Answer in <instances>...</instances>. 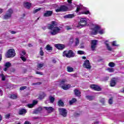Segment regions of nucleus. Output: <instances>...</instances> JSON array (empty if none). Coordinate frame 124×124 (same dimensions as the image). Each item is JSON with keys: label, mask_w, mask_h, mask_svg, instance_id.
I'll use <instances>...</instances> for the list:
<instances>
[{"label": "nucleus", "mask_w": 124, "mask_h": 124, "mask_svg": "<svg viewBox=\"0 0 124 124\" xmlns=\"http://www.w3.org/2000/svg\"><path fill=\"white\" fill-rule=\"evenodd\" d=\"M68 72H73V68L68 66L67 67Z\"/></svg>", "instance_id": "obj_31"}, {"label": "nucleus", "mask_w": 124, "mask_h": 124, "mask_svg": "<svg viewBox=\"0 0 124 124\" xmlns=\"http://www.w3.org/2000/svg\"><path fill=\"white\" fill-rule=\"evenodd\" d=\"M52 11H46L45 13L44 14V17H50V16H52Z\"/></svg>", "instance_id": "obj_13"}, {"label": "nucleus", "mask_w": 124, "mask_h": 124, "mask_svg": "<svg viewBox=\"0 0 124 124\" xmlns=\"http://www.w3.org/2000/svg\"><path fill=\"white\" fill-rule=\"evenodd\" d=\"M8 67H5V68H4L3 69V70L4 71H7V69H8Z\"/></svg>", "instance_id": "obj_63"}, {"label": "nucleus", "mask_w": 124, "mask_h": 124, "mask_svg": "<svg viewBox=\"0 0 124 124\" xmlns=\"http://www.w3.org/2000/svg\"><path fill=\"white\" fill-rule=\"evenodd\" d=\"M40 10H41V8H39L38 9L34 10L33 11V14H35V13H37V12H38V11H40Z\"/></svg>", "instance_id": "obj_35"}, {"label": "nucleus", "mask_w": 124, "mask_h": 124, "mask_svg": "<svg viewBox=\"0 0 124 124\" xmlns=\"http://www.w3.org/2000/svg\"><path fill=\"white\" fill-rule=\"evenodd\" d=\"M44 66V63H38L37 65V70H39V68H41Z\"/></svg>", "instance_id": "obj_24"}, {"label": "nucleus", "mask_w": 124, "mask_h": 124, "mask_svg": "<svg viewBox=\"0 0 124 124\" xmlns=\"http://www.w3.org/2000/svg\"><path fill=\"white\" fill-rule=\"evenodd\" d=\"M74 17H75V15L72 14L64 16L63 18L64 19H72V18H74Z\"/></svg>", "instance_id": "obj_16"}, {"label": "nucleus", "mask_w": 124, "mask_h": 124, "mask_svg": "<svg viewBox=\"0 0 124 124\" xmlns=\"http://www.w3.org/2000/svg\"><path fill=\"white\" fill-rule=\"evenodd\" d=\"M108 65L109 67H115L116 64L113 62H110L108 63Z\"/></svg>", "instance_id": "obj_30"}, {"label": "nucleus", "mask_w": 124, "mask_h": 124, "mask_svg": "<svg viewBox=\"0 0 124 124\" xmlns=\"http://www.w3.org/2000/svg\"><path fill=\"white\" fill-rule=\"evenodd\" d=\"M46 49L47 51H53V47L51 46L50 45H47L46 46Z\"/></svg>", "instance_id": "obj_22"}, {"label": "nucleus", "mask_w": 124, "mask_h": 124, "mask_svg": "<svg viewBox=\"0 0 124 124\" xmlns=\"http://www.w3.org/2000/svg\"><path fill=\"white\" fill-rule=\"evenodd\" d=\"M49 100L50 101V103H54L55 102V97H52V95L49 96Z\"/></svg>", "instance_id": "obj_23"}, {"label": "nucleus", "mask_w": 124, "mask_h": 124, "mask_svg": "<svg viewBox=\"0 0 124 124\" xmlns=\"http://www.w3.org/2000/svg\"><path fill=\"white\" fill-rule=\"evenodd\" d=\"M71 29L72 28L69 26H66V30H67V31H69V30H71Z\"/></svg>", "instance_id": "obj_52"}, {"label": "nucleus", "mask_w": 124, "mask_h": 124, "mask_svg": "<svg viewBox=\"0 0 124 124\" xmlns=\"http://www.w3.org/2000/svg\"><path fill=\"white\" fill-rule=\"evenodd\" d=\"M16 55V53H15V50L14 49H10L7 52L5 57L7 58H14Z\"/></svg>", "instance_id": "obj_4"}, {"label": "nucleus", "mask_w": 124, "mask_h": 124, "mask_svg": "<svg viewBox=\"0 0 124 124\" xmlns=\"http://www.w3.org/2000/svg\"><path fill=\"white\" fill-rule=\"evenodd\" d=\"M74 116L75 117H79V116H80V114L76 113L74 114Z\"/></svg>", "instance_id": "obj_57"}, {"label": "nucleus", "mask_w": 124, "mask_h": 124, "mask_svg": "<svg viewBox=\"0 0 124 124\" xmlns=\"http://www.w3.org/2000/svg\"><path fill=\"white\" fill-rule=\"evenodd\" d=\"M86 98H87V99L88 100H90V101L93 100V98L92 96H90V95H87L86 96Z\"/></svg>", "instance_id": "obj_38"}, {"label": "nucleus", "mask_w": 124, "mask_h": 124, "mask_svg": "<svg viewBox=\"0 0 124 124\" xmlns=\"http://www.w3.org/2000/svg\"><path fill=\"white\" fill-rule=\"evenodd\" d=\"M55 26H58V23L55 21H51V24L48 25V30H51L52 31H50L51 35H57L61 31V29L59 27H55Z\"/></svg>", "instance_id": "obj_1"}, {"label": "nucleus", "mask_w": 124, "mask_h": 124, "mask_svg": "<svg viewBox=\"0 0 124 124\" xmlns=\"http://www.w3.org/2000/svg\"><path fill=\"white\" fill-rule=\"evenodd\" d=\"M77 101V100L75 98H73L71 100L69 101V104L70 105H72L73 103H75Z\"/></svg>", "instance_id": "obj_26"}, {"label": "nucleus", "mask_w": 124, "mask_h": 124, "mask_svg": "<svg viewBox=\"0 0 124 124\" xmlns=\"http://www.w3.org/2000/svg\"><path fill=\"white\" fill-rule=\"evenodd\" d=\"M68 10V7L65 5H61L59 8L55 10L56 12H66Z\"/></svg>", "instance_id": "obj_7"}, {"label": "nucleus", "mask_w": 124, "mask_h": 124, "mask_svg": "<svg viewBox=\"0 0 124 124\" xmlns=\"http://www.w3.org/2000/svg\"><path fill=\"white\" fill-rule=\"evenodd\" d=\"M42 30H43V31H45V30L47 29V27L46 26H44L42 27Z\"/></svg>", "instance_id": "obj_59"}, {"label": "nucleus", "mask_w": 124, "mask_h": 124, "mask_svg": "<svg viewBox=\"0 0 124 124\" xmlns=\"http://www.w3.org/2000/svg\"><path fill=\"white\" fill-rule=\"evenodd\" d=\"M62 56L66 58H74L75 56V53H74V52L71 50L69 51L65 50L63 52Z\"/></svg>", "instance_id": "obj_2"}, {"label": "nucleus", "mask_w": 124, "mask_h": 124, "mask_svg": "<svg viewBox=\"0 0 124 124\" xmlns=\"http://www.w3.org/2000/svg\"><path fill=\"white\" fill-rule=\"evenodd\" d=\"M44 109H45L46 111H47V112L48 113H52L54 111V108L52 107H44Z\"/></svg>", "instance_id": "obj_17"}, {"label": "nucleus", "mask_w": 124, "mask_h": 124, "mask_svg": "<svg viewBox=\"0 0 124 124\" xmlns=\"http://www.w3.org/2000/svg\"><path fill=\"white\" fill-rule=\"evenodd\" d=\"M13 13V10L11 9H9L7 13L4 16V19L5 20H8L9 18H11V16H12V14Z\"/></svg>", "instance_id": "obj_8"}, {"label": "nucleus", "mask_w": 124, "mask_h": 124, "mask_svg": "<svg viewBox=\"0 0 124 124\" xmlns=\"http://www.w3.org/2000/svg\"><path fill=\"white\" fill-rule=\"evenodd\" d=\"M108 103L110 105L113 104V97H111V98H110L109 99V100H108Z\"/></svg>", "instance_id": "obj_39"}, {"label": "nucleus", "mask_w": 124, "mask_h": 124, "mask_svg": "<svg viewBox=\"0 0 124 124\" xmlns=\"http://www.w3.org/2000/svg\"><path fill=\"white\" fill-rule=\"evenodd\" d=\"M103 60H104L103 59V58H101L100 59L98 60V62H103Z\"/></svg>", "instance_id": "obj_58"}, {"label": "nucleus", "mask_w": 124, "mask_h": 124, "mask_svg": "<svg viewBox=\"0 0 124 124\" xmlns=\"http://www.w3.org/2000/svg\"><path fill=\"white\" fill-rule=\"evenodd\" d=\"M37 103H38V101H37L36 100H33L32 104H33V105L34 106L35 105H36V104H37Z\"/></svg>", "instance_id": "obj_47"}, {"label": "nucleus", "mask_w": 124, "mask_h": 124, "mask_svg": "<svg viewBox=\"0 0 124 124\" xmlns=\"http://www.w3.org/2000/svg\"><path fill=\"white\" fill-rule=\"evenodd\" d=\"M74 92L75 93V95H76V96H78V97H80V96H81V92H80L79 90L75 89L74 90Z\"/></svg>", "instance_id": "obj_18"}, {"label": "nucleus", "mask_w": 124, "mask_h": 124, "mask_svg": "<svg viewBox=\"0 0 124 124\" xmlns=\"http://www.w3.org/2000/svg\"><path fill=\"white\" fill-rule=\"evenodd\" d=\"M26 88H27V86H21L20 88V91H24V90H26Z\"/></svg>", "instance_id": "obj_46"}, {"label": "nucleus", "mask_w": 124, "mask_h": 124, "mask_svg": "<svg viewBox=\"0 0 124 124\" xmlns=\"http://www.w3.org/2000/svg\"><path fill=\"white\" fill-rule=\"evenodd\" d=\"M77 7H79L80 8H82L83 7V5L79 4L78 5H76Z\"/></svg>", "instance_id": "obj_54"}, {"label": "nucleus", "mask_w": 124, "mask_h": 124, "mask_svg": "<svg viewBox=\"0 0 124 124\" xmlns=\"http://www.w3.org/2000/svg\"><path fill=\"white\" fill-rule=\"evenodd\" d=\"M43 110V108L42 107H40L37 108L36 109H34L32 112V114H39V113H41V111Z\"/></svg>", "instance_id": "obj_12"}, {"label": "nucleus", "mask_w": 124, "mask_h": 124, "mask_svg": "<svg viewBox=\"0 0 124 124\" xmlns=\"http://www.w3.org/2000/svg\"><path fill=\"white\" fill-rule=\"evenodd\" d=\"M27 113V110L25 108H21L19 110V115H25Z\"/></svg>", "instance_id": "obj_20"}, {"label": "nucleus", "mask_w": 124, "mask_h": 124, "mask_svg": "<svg viewBox=\"0 0 124 124\" xmlns=\"http://www.w3.org/2000/svg\"><path fill=\"white\" fill-rule=\"evenodd\" d=\"M34 106L33 105V104H29L27 105V107L29 108H33Z\"/></svg>", "instance_id": "obj_44"}, {"label": "nucleus", "mask_w": 124, "mask_h": 124, "mask_svg": "<svg viewBox=\"0 0 124 124\" xmlns=\"http://www.w3.org/2000/svg\"><path fill=\"white\" fill-rule=\"evenodd\" d=\"M78 55H84L85 51L83 50H78Z\"/></svg>", "instance_id": "obj_37"}, {"label": "nucleus", "mask_w": 124, "mask_h": 124, "mask_svg": "<svg viewBox=\"0 0 124 124\" xmlns=\"http://www.w3.org/2000/svg\"><path fill=\"white\" fill-rule=\"evenodd\" d=\"M23 6L25 7V8L30 9V8L31 7V3L30 2H24L23 3Z\"/></svg>", "instance_id": "obj_14"}, {"label": "nucleus", "mask_w": 124, "mask_h": 124, "mask_svg": "<svg viewBox=\"0 0 124 124\" xmlns=\"http://www.w3.org/2000/svg\"><path fill=\"white\" fill-rule=\"evenodd\" d=\"M81 8H80L79 7H77V9L76 10V12H79L80 10H81Z\"/></svg>", "instance_id": "obj_51"}, {"label": "nucleus", "mask_w": 124, "mask_h": 124, "mask_svg": "<svg viewBox=\"0 0 124 124\" xmlns=\"http://www.w3.org/2000/svg\"><path fill=\"white\" fill-rule=\"evenodd\" d=\"M26 54H27V52H26V51L23 50V51H21V53L20 54V56H21V57H24V56H25V55H26Z\"/></svg>", "instance_id": "obj_41"}, {"label": "nucleus", "mask_w": 124, "mask_h": 124, "mask_svg": "<svg viewBox=\"0 0 124 124\" xmlns=\"http://www.w3.org/2000/svg\"><path fill=\"white\" fill-rule=\"evenodd\" d=\"M5 67H8V68H9L11 66V63L10 62H8L5 63L4 65Z\"/></svg>", "instance_id": "obj_27"}, {"label": "nucleus", "mask_w": 124, "mask_h": 124, "mask_svg": "<svg viewBox=\"0 0 124 124\" xmlns=\"http://www.w3.org/2000/svg\"><path fill=\"white\" fill-rule=\"evenodd\" d=\"M54 46L58 50H63V49L65 48V46H64V45L61 44H55L54 45Z\"/></svg>", "instance_id": "obj_11"}, {"label": "nucleus", "mask_w": 124, "mask_h": 124, "mask_svg": "<svg viewBox=\"0 0 124 124\" xmlns=\"http://www.w3.org/2000/svg\"><path fill=\"white\" fill-rule=\"evenodd\" d=\"M76 42H75V45L76 46H78V44H79V38H76Z\"/></svg>", "instance_id": "obj_42"}, {"label": "nucleus", "mask_w": 124, "mask_h": 124, "mask_svg": "<svg viewBox=\"0 0 124 124\" xmlns=\"http://www.w3.org/2000/svg\"><path fill=\"white\" fill-rule=\"evenodd\" d=\"M107 70H108V72L112 73V72H114V71H115V69H114L113 68H108L107 69Z\"/></svg>", "instance_id": "obj_29"}, {"label": "nucleus", "mask_w": 124, "mask_h": 124, "mask_svg": "<svg viewBox=\"0 0 124 124\" xmlns=\"http://www.w3.org/2000/svg\"><path fill=\"white\" fill-rule=\"evenodd\" d=\"M24 124H31V123L29 121H25L24 122Z\"/></svg>", "instance_id": "obj_61"}, {"label": "nucleus", "mask_w": 124, "mask_h": 124, "mask_svg": "<svg viewBox=\"0 0 124 124\" xmlns=\"http://www.w3.org/2000/svg\"><path fill=\"white\" fill-rule=\"evenodd\" d=\"M117 42L116 41H114L112 42V46H118V45L116 44Z\"/></svg>", "instance_id": "obj_48"}, {"label": "nucleus", "mask_w": 124, "mask_h": 124, "mask_svg": "<svg viewBox=\"0 0 124 124\" xmlns=\"http://www.w3.org/2000/svg\"><path fill=\"white\" fill-rule=\"evenodd\" d=\"M65 79H62L61 81V85H63L62 86L61 88L62 89H63V90H68V89H69L71 87L70 84H67V85H65L64 84V83H65Z\"/></svg>", "instance_id": "obj_9"}, {"label": "nucleus", "mask_w": 124, "mask_h": 124, "mask_svg": "<svg viewBox=\"0 0 124 124\" xmlns=\"http://www.w3.org/2000/svg\"><path fill=\"white\" fill-rule=\"evenodd\" d=\"M41 84H42V82H38L36 83H33L32 85H33V86H35V85H41Z\"/></svg>", "instance_id": "obj_49"}, {"label": "nucleus", "mask_w": 124, "mask_h": 124, "mask_svg": "<svg viewBox=\"0 0 124 124\" xmlns=\"http://www.w3.org/2000/svg\"><path fill=\"white\" fill-rule=\"evenodd\" d=\"M36 74H39V75H43V73L37 71L36 72Z\"/></svg>", "instance_id": "obj_53"}, {"label": "nucleus", "mask_w": 124, "mask_h": 124, "mask_svg": "<svg viewBox=\"0 0 124 124\" xmlns=\"http://www.w3.org/2000/svg\"><path fill=\"white\" fill-rule=\"evenodd\" d=\"M17 97H18L17 94H13L11 95L10 98H11V99H16Z\"/></svg>", "instance_id": "obj_25"}, {"label": "nucleus", "mask_w": 124, "mask_h": 124, "mask_svg": "<svg viewBox=\"0 0 124 124\" xmlns=\"http://www.w3.org/2000/svg\"><path fill=\"white\" fill-rule=\"evenodd\" d=\"M10 32L12 34H15V33H16V31H11Z\"/></svg>", "instance_id": "obj_62"}, {"label": "nucleus", "mask_w": 124, "mask_h": 124, "mask_svg": "<svg viewBox=\"0 0 124 124\" xmlns=\"http://www.w3.org/2000/svg\"><path fill=\"white\" fill-rule=\"evenodd\" d=\"M100 102L102 104V105H104V104H105V99L104 98L101 99Z\"/></svg>", "instance_id": "obj_36"}, {"label": "nucleus", "mask_w": 124, "mask_h": 124, "mask_svg": "<svg viewBox=\"0 0 124 124\" xmlns=\"http://www.w3.org/2000/svg\"><path fill=\"white\" fill-rule=\"evenodd\" d=\"M81 14H85V15H88V14H90V11L87 10V11H84L83 12H81Z\"/></svg>", "instance_id": "obj_32"}, {"label": "nucleus", "mask_w": 124, "mask_h": 124, "mask_svg": "<svg viewBox=\"0 0 124 124\" xmlns=\"http://www.w3.org/2000/svg\"><path fill=\"white\" fill-rule=\"evenodd\" d=\"M57 104L59 107H63V106H64V103L62 100H59Z\"/></svg>", "instance_id": "obj_21"}, {"label": "nucleus", "mask_w": 124, "mask_h": 124, "mask_svg": "<svg viewBox=\"0 0 124 124\" xmlns=\"http://www.w3.org/2000/svg\"><path fill=\"white\" fill-rule=\"evenodd\" d=\"M43 48L42 47H40V52H39V54H40V56H44V52H43V50H42Z\"/></svg>", "instance_id": "obj_33"}, {"label": "nucleus", "mask_w": 124, "mask_h": 124, "mask_svg": "<svg viewBox=\"0 0 124 124\" xmlns=\"http://www.w3.org/2000/svg\"><path fill=\"white\" fill-rule=\"evenodd\" d=\"M5 117L6 118V119H8L10 118V114H6Z\"/></svg>", "instance_id": "obj_55"}, {"label": "nucleus", "mask_w": 124, "mask_h": 124, "mask_svg": "<svg viewBox=\"0 0 124 124\" xmlns=\"http://www.w3.org/2000/svg\"><path fill=\"white\" fill-rule=\"evenodd\" d=\"M67 1L70 4L72 3V0H67Z\"/></svg>", "instance_id": "obj_64"}, {"label": "nucleus", "mask_w": 124, "mask_h": 124, "mask_svg": "<svg viewBox=\"0 0 124 124\" xmlns=\"http://www.w3.org/2000/svg\"><path fill=\"white\" fill-rule=\"evenodd\" d=\"M100 27L98 25H95L93 28V35H96L97 33H100V34H103L104 33V30L103 29L100 30Z\"/></svg>", "instance_id": "obj_3"}, {"label": "nucleus", "mask_w": 124, "mask_h": 124, "mask_svg": "<svg viewBox=\"0 0 124 124\" xmlns=\"http://www.w3.org/2000/svg\"><path fill=\"white\" fill-rule=\"evenodd\" d=\"M58 111L62 117H65L67 116V110L64 108H58Z\"/></svg>", "instance_id": "obj_6"}, {"label": "nucleus", "mask_w": 124, "mask_h": 124, "mask_svg": "<svg viewBox=\"0 0 124 124\" xmlns=\"http://www.w3.org/2000/svg\"><path fill=\"white\" fill-rule=\"evenodd\" d=\"M87 24V19L85 18H82L80 19L78 22V25L77 26V28L81 29V27H85Z\"/></svg>", "instance_id": "obj_5"}, {"label": "nucleus", "mask_w": 124, "mask_h": 124, "mask_svg": "<svg viewBox=\"0 0 124 124\" xmlns=\"http://www.w3.org/2000/svg\"><path fill=\"white\" fill-rule=\"evenodd\" d=\"M106 46H107V48L108 51H112V48L110 47V46H109V44L106 43Z\"/></svg>", "instance_id": "obj_34"}, {"label": "nucleus", "mask_w": 124, "mask_h": 124, "mask_svg": "<svg viewBox=\"0 0 124 124\" xmlns=\"http://www.w3.org/2000/svg\"><path fill=\"white\" fill-rule=\"evenodd\" d=\"M0 76L1 77L2 81H5V76H4V75H3V74H1V75H0Z\"/></svg>", "instance_id": "obj_40"}, {"label": "nucleus", "mask_w": 124, "mask_h": 124, "mask_svg": "<svg viewBox=\"0 0 124 124\" xmlns=\"http://www.w3.org/2000/svg\"><path fill=\"white\" fill-rule=\"evenodd\" d=\"M83 67L85 68H87V69H91L92 68V66H91V63H90V61L88 60H86L83 64Z\"/></svg>", "instance_id": "obj_10"}, {"label": "nucleus", "mask_w": 124, "mask_h": 124, "mask_svg": "<svg viewBox=\"0 0 124 124\" xmlns=\"http://www.w3.org/2000/svg\"><path fill=\"white\" fill-rule=\"evenodd\" d=\"M93 90L96 92H101L102 88L97 85L93 84Z\"/></svg>", "instance_id": "obj_15"}, {"label": "nucleus", "mask_w": 124, "mask_h": 124, "mask_svg": "<svg viewBox=\"0 0 124 124\" xmlns=\"http://www.w3.org/2000/svg\"><path fill=\"white\" fill-rule=\"evenodd\" d=\"M97 42H98V40H93V51H94V49H95V46L97 45Z\"/></svg>", "instance_id": "obj_28"}, {"label": "nucleus", "mask_w": 124, "mask_h": 124, "mask_svg": "<svg viewBox=\"0 0 124 124\" xmlns=\"http://www.w3.org/2000/svg\"><path fill=\"white\" fill-rule=\"evenodd\" d=\"M91 48L92 51H93V40L91 41Z\"/></svg>", "instance_id": "obj_45"}, {"label": "nucleus", "mask_w": 124, "mask_h": 124, "mask_svg": "<svg viewBox=\"0 0 124 124\" xmlns=\"http://www.w3.org/2000/svg\"><path fill=\"white\" fill-rule=\"evenodd\" d=\"M99 124V121L98 120H97L96 121H94L93 124Z\"/></svg>", "instance_id": "obj_60"}, {"label": "nucleus", "mask_w": 124, "mask_h": 124, "mask_svg": "<svg viewBox=\"0 0 124 124\" xmlns=\"http://www.w3.org/2000/svg\"><path fill=\"white\" fill-rule=\"evenodd\" d=\"M20 59L23 61V62H27V58L25 56H21Z\"/></svg>", "instance_id": "obj_43"}, {"label": "nucleus", "mask_w": 124, "mask_h": 124, "mask_svg": "<svg viewBox=\"0 0 124 124\" xmlns=\"http://www.w3.org/2000/svg\"><path fill=\"white\" fill-rule=\"evenodd\" d=\"M117 84L116 82V80H115V78H113L112 79L110 80V87H115Z\"/></svg>", "instance_id": "obj_19"}, {"label": "nucleus", "mask_w": 124, "mask_h": 124, "mask_svg": "<svg viewBox=\"0 0 124 124\" xmlns=\"http://www.w3.org/2000/svg\"><path fill=\"white\" fill-rule=\"evenodd\" d=\"M90 30L92 31L90 34L91 36H93V28H90Z\"/></svg>", "instance_id": "obj_50"}, {"label": "nucleus", "mask_w": 124, "mask_h": 124, "mask_svg": "<svg viewBox=\"0 0 124 124\" xmlns=\"http://www.w3.org/2000/svg\"><path fill=\"white\" fill-rule=\"evenodd\" d=\"M104 81H108V80H109V77H106L104 78Z\"/></svg>", "instance_id": "obj_56"}]
</instances>
